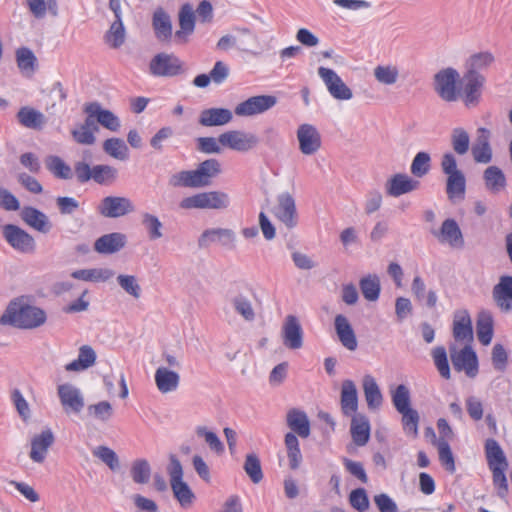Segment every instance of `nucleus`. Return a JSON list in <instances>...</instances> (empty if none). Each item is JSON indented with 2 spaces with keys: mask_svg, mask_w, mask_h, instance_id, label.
<instances>
[{
  "mask_svg": "<svg viewBox=\"0 0 512 512\" xmlns=\"http://www.w3.org/2000/svg\"><path fill=\"white\" fill-rule=\"evenodd\" d=\"M47 316L43 309L14 299L7 305L0 317V324L18 329H35L46 322Z\"/></svg>",
  "mask_w": 512,
  "mask_h": 512,
  "instance_id": "nucleus-1",
  "label": "nucleus"
},
{
  "mask_svg": "<svg viewBox=\"0 0 512 512\" xmlns=\"http://www.w3.org/2000/svg\"><path fill=\"white\" fill-rule=\"evenodd\" d=\"M167 473L170 478V486L174 497L181 507L189 508L195 500V494L189 485L183 480V467L175 455H170Z\"/></svg>",
  "mask_w": 512,
  "mask_h": 512,
  "instance_id": "nucleus-2",
  "label": "nucleus"
},
{
  "mask_svg": "<svg viewBox=\"0 0 512 512\" xmlns=\"http://www.w3.org/2000/svg\"><path fill=\"white\" fill-rule=\"evenodd\" d=\"M230 205V197L223 191H207L197 193L181 200L183 209H213L222 210Z\"/></svg>",
  "mask_w": 512,
  "mask_h": 512,
  "instance_id": "nucleus-3",
  "label": "nucleus"
},
{
  "mask_svg": "<svg viewBox=\"0 0 512 512\" xmlns=\"http://www.w3.org/2000/svg\"><path fill=\"white\" fill-rule=\"evenodd\" d=\"M459 73L456 69L448 67L438 71L433 77L434 91L446 102L457 101L460 92L457 89Z\"/></svg>",
  "mask_w": 512,
  "mask_h": 512,
  "instance_id": "nucleus-4",
  "label": "nucleus"
},
{
  "mask_svg": "<svg viewBox=\"0 0 512 512\" xmlns=\"http://www.w3.org/2000/svg\"><path fill=\"white\" fill-rule=\"evenodd\" d=\"M3 237L15 250L30 254L35 251L36 242L33 236L14 224H6L2 229Z\"/></svg>",
  "mask_w": 512,
  "mask_h": 512,
  "instance_id": "nucleus-5",
  "label": "nucleus"
},
{
  "mask_svg": "<svg viewBox=\"0 0 512 512\" xmlns=\"http://www.w3.org/2000/svg\"><path fill=\"white\" fill-rule=\"evenodd\" d=\"M220 145L238 152H247L259 143L258 137L253 133L240 130H230L219 135Z\"/></svg>",
  "mask_w": 512,
  "mask_h": 512,
  "instance_id": "nucleus-6",
  "label": "nucleus"
},
{
  "mask_svg": "<svg viewBox=\"0 0 512 512\" xmlns=\"http://www.w3.org/2000/svg\"><path fill=\"white\" fill-rule=\"evenodd\" d=\"M212 243H217L226 250H235L237 247V235L229 228H211L205 230L198 239L200 248H206Z\"/></svg>",
  "mask_w": 512,
  "mask_h": 512,
  "instance_id": "nucleus-7",
  "label": "nucleus"
},
{
  "mask_svg": "<svg viewBox=\"0 0 512 512\" xmlns=\"http://www.w3.org/2000/svg\"><path fill=\"white\" fill-rule=\"evenodd\" d=\"M318 75L334 99L347 101L353 98L352 90L344 83L341 77L333 69L319 67Z\"/></svg>",
  "mask_w": 512,
  "mask_h": 512,
  "instance_id": "nucleus-8",
  "label": "nucleus"
},
{
  "mask_svg": "<svg viewBox=\"0 0 512 512\" xmlns=\"http://www.w3.org/2000/svg\"><path fill=\"white\" fill-rule=\"evenodd\" d=\"M97 210L106 218H120L133 213L135 205L124 196H107L101 200Z\"/></svg>",
  "mask_w": 512,
  "mask_h": 512,
  "instance_id": "nucleus-9",
  "label": "nucleus"
},
{
  "mask_svg": "<svg viewBox=\"0 0 512 512\" xmlns=\"http://www.w3.org/2000/svg\"><path fill=\"white\" fill-rule=\"evenodd\" d=\"M277 104V98L273 95H257L240 102L235 107V114L240 117H250L262 114Z\"/></svg>",
  "mask_w": 512,
  "mask_h": 512,
  "instance_id": "nucleus-10",
  "label": "nucleus"
},
{
  "mask_svg": "<svg viewBox=\"0 0 512 512\" xmlns=\"http://www.w3.org/2000/svg\"><path fill=\"white\" fill-rule=\"evenodd\" d=\"M450 357L457 371H464L471 378L477 375L478 359L471 346L466 345L461 350H457L454 346L450 347Z\"/></svg>",
  "mask_w": 512,
  "mask_h": 512,
  "instance_id": "nucleus-11",
  "label": "nucleus"
},
{
  "mask_svg": "<svg viewBox=\"0 0 512 512\" xmlns=\"http://www.w3.org/2000/svg\"><path fill=\"white\" fill-rule=\"evenodd\" d=\"M151 74L158 77H172L182 72V62L173 54L159 53L149 65Z\"/></svg>",
  "mask_w": 512,
  "mask_h": 512,
  "instance_id": "nucleus-12",
  "label": "nucleus"
},
{
  "mask_svg": "<svg viewBox=\"0 0 512 512\" xmlns=\"http://www.w3.org/2000/svg\"><path fill=\"white\" fill-rule=\"evenodd\" d=\"M57 394L65 413L79 414L85 406L82 392L76 386L65 383L57 387Z\"/></svg>",
  "mask_w": 512,
  "mask_h": 512,
  "instance_id": "nucleus-13",
  "label": "nucleus"
},
{
  "mask_svg": "<svg viewBox=\"0 0 512 512\" xmlns=\"http://www.w3.org/2000/svg\"><path fill=\"white\" fill-rule=\"evenodd\" d=\"M299 150L306 156L314 155L321 148V135L311 124H301L297 129Z\"/></svg>",
  "mask_w": 512,
  "mask_h": 512,
  "instance_id": "nucleus-14",
  "label": "nucleus"
},
{
  "mask_svg": "<svg viewBox=\"0 0 512 512\" xmlns=\"http://www.w3.org/2000/svg\"><path fill=\"white\" fill-rule=\"evenodd\" d=\"M485 82L486 78L483 74L464 73L461 96L467 107L476 106L479 103Z\"/></svg>",
  "mask_w": 512,
  "mask_h": 512,
  "instance_id": "nucleus-15",
  "label": "nucleus"
},
{
  "mask_svg": "<svg viewBox=\"0 0 512 512\" xmlns=\"http://www.w3.org/2000/svg\"><path fill=\"white\" fill-rule=\"evenodd\" d=\"M275 217L287 228L291 229L297 225V210L293 196L284 192L278 195L277 205L274 208Z\"/></svg>",
  "mask_w": 512,
  "mask_h": 512,
  "instance_id": "nucleus-16",
  "label": "nucleus"
},
{
  "mask_svg": "<svg viewBox=\"0 0 512 512\" xmlns=\"http://www.w3.org/2000/svg\"><path fill=\"white\" fill-rule=\"evenodd\" d=\"M420 187V182L405 173L392 175L384 185L385 192L390 197H399L411 193Z\"/></svg>",
  "mask_w": 512,
  "mask_h": 512,
  "instance_id": "nucleus-17",
  "label": "nucleus"
},
{
  "mask_svg": "<svg viewBox=\"0 0 512 512\" xmlns=\"http://www.w3.org/2000/svg\"><path fill=\"white\" fill-rule=\"evenodd\" d=\"M282 339L288 349L297 350L303 346V329L296 316H286L282 325Z\"/></svg>",
  "mask_w": 512,
  "mask_h": 512,
  "instance_id": "nucleus-18",
  "label": "nucleus"
},
{
  "mask_svg": "<svg viewBox=\"0 0 512 512\" xmlns=\"http://www.w3.org/2000/svg\"><path fill=\"white\" fill-rule=\"evenodd\" d=\"M430 232L440 243L451 247H462L464 244L462 232L454 219H446L439 230L431 229Z\"/></svg>",
  "mask_w": 512,
  "mask_h": 512,
  "instance_id": "nucleus-19",
  "label": "nucleus"
},
{
  "mask_svg": "<svg viewBox=\"0 0 512 512\" xmlns=\"http://www.w3.org/2000/svg\"><path fill=\"white\" fill-rule=\"evenodd\" d=\"M55 441L54 434L51 429H45L41 433L36 434L31 439L30 459L35 463H43L47 457L49 448Z\"/></svg>",
  "mask_w": 512,
  "mask_h": 512,
  "instance_id": "nucleus-20",
  "label": "nucleus"
},
{
  "mask_svg": "<svg viewBox=\"0 0 512 512\" xmlns=\"http://www.w3.org/2000/svg\"><path fill=\"white\" fill-rule=\"evenodd\" d=\"M490 130L480 127L477 129V137L471 147V153L476 163L487 164L491 162L493 157L490 145Z\"/></svg>",
  "mask_w": 512,
  "mask_h": 512,
  "instance_id": "nucleus-21",
  "label": "nucleus"
},
{
  "mask_svg": "<svg viewBox=\"0 0 512 512\" xmlns=\"http://www.w3.org/2000/svg\"><path fill=\"white\" fill-rule=\"evenodd\" d=\"M192 172L197 188L206 187L221 173V164L217 159L210 158L201 162Z\"/></svg>",
  "mask_w": 512,
  "mask_h": 512,
  "instance_id": "nucleus-22",
  "label": "nucleus"
},
{
  "mask_svg": "<svg viewBox=\"0 0 512 512\" xmlns=\"http://www.w3.org/2000/svg\"><path fill=\"white\" fill-rule=\"evenodd\" d=\"M195 12L191 4L186 3L181 6L178 14L180 29L175 32V39L178 43L185 44L188 37L193 34L195 29Z\"/></svg>",
  "mask_w": 512,
  "mask_h": 512,
  "instance_id": "nucleus-23",
  "label": "nucleus"
},
{
  "mask_svg": "<svg viewBox=\"0 0 512 512\" xmlns=\"http://www.w3.org/2000/svg\"><path fill=\"white\" fill-rule=\"evenodd\" d=\"M453 337L456 341L470 343L473 340V328L470 314L461 309L454 313Z\"/></svg>",
  "mask_w": 512,
  "mask_h": 512,
  "instance_id": "nucleus-24",
  "label": "nucleus"
},
{
  "mask_svg": "<svg viewBox=\"0 0 512 512\" xmlns=\"http://www.w3.org/2000/svg\"><path fill=\"white\" fill-rule=\"evenodd\" d=\"M154 379L158 391L162 394L176 391L180 384L179 373L164 366L156 369Z\"/></svg>",
  "mask_w": 512,
  "mask_h": 512,
  "instance_id": "nucleus-25",
  "label": "nucleus"
},
{
  "mask_svg": "<svg viewBox=\"0 0 512 512\" xmlns=\"http://www.w3.org/2000/svg\"><path fill=\"white\" fill-rule=\"evenodd\" d=\"M492 296L497 306L505 312L512 309V276H502L493 287Z\"/></svg>",
  "mask_w": 512,
  "mask_h": 512,
  "instance_id": "nucleus-26",
  "label": "nucleus"
},
{
  "mask_svg": "<svg viewBox=\"0 0 512 512\" xmlns=\"http://www.w3.org/2000/svg\"><path fill=\"white\" fill-rule=\"evenodd\" d=\"M21 219L31 228L35 229L36 231H39L41 233H48L51 228L52 224L49 221L48 216L43 213L42 211L31 207V206H25L22 208L20 213Z\"/></svg>",
  "mask_w": 512,
  "mask_h": 512,
  "instance_id": "nucleus-27",
  "label": "nucleus"
},
{
  "mask_svg": "<svg viewBox=\"0 0 512 512\" xmlns=\"http://www.w3.org/2000/svg\"><path fill=\"white\" fill-rule=\"evenodd\" d=\"M127 238L123 233L113 232L99 237L94 243V249L100 254H114L125 247Z\"/></svg>",
  "mask_w": 512,
  "mask_h": 512,
  "instance_id": "nucleus-28",
  "label": "nucleus"
},
{
  "mask_svg": "<svg viewBox=\"0 0 512 512\" xmlns=\"http://www.w3.org/2000/svg\"><path fill=\"white\" fill-rule=\"evenodd\" d=\"M341 410L346 416H354L358 409V393L352 380H344L341 387Z\"/></svg>",
  "mask_w": 512,
  "mask_h": 512,
  "instance_id": "nucleus-29",
  "label": "nucleus"
},
{
  "mask_svg": "<svg viewBox=\"0 0 512 512\" xmlns=\"http://www.w3.org/2000/svg\"><path fill=\"white\" fill-rule=\"evenodd\" d=\"M336 334L341 344L350 351L357 348V339L354 330L347 317L338 314L334 320Z\"/></svg>",
  "mask_w": 512,
  "mask_h": 512,
  "instance_id": "nucleus-30",
  "label": "nucleus"
},
{
  "mask_svg": "<svg viewBox=\"0 0 512 512\" xmlns=\"http://www.w3.org/2000/svg\"><path fill=\"white\" fill-rule=\"evenodd\" d=\"M286 422L292 433L301 438H307L310 435V421L307 414L299 409L293 408L287 412Z\"/></svg>",
  "mask_w": 512,
  "mask_h": 512,
  "instance_id": "nucleus-31",
  "label": "nucleus"
},
{
  "mask_svg": "<svg viewBox=\"0 0 512 512\" xmlns=\"http://www.w3.org/2000/svg\"><path fill=\"white\" fill-rule=\"evenodd\" d=\"M232 112L226 108H209L200 113L199 124L205 127L223 126L231 122Z\"/></svg>",
  "mask_w": 512,
  "mask_h": 512,
  "instance_id": "nucleus-32",
  "label": "nucleus"
},
{
  "mask_svg": "<svg viewBox=\"0 0 512 512\" xmlns=\"http://www.w3.org/2000/svg\"><path fill=\"white\" fill-rule=\"evenodd\" d=\"M374 79L381 85L393 86L400 78V68L395 63L379 64L373 69Z\"/></svg>",
  "mask_w": 512,
  "mask_h": 512,
  "instance_id": "nucleus-33",
  "label": "nucleus"
},
{
  "mask_svg": "<svg viewBox=\"0 0 512 512\" xmlns=\"http://www.w3.org/2000/svg\"><path fill=\"white\" fill-rule=\"evenodd\" d=\"M152 26L155 35L160 41H169L172 36V22L170 16L162 9L158 8L152 19Z\"/></svg>",
  "mask_w": 512,
  "mask_h": 512,
  "instance_id": "nucleus-34",
  "label": "nucleus"
},
{
  "mask_svg": "<svg viewBox=\"0 0 512 512\" xmlns=\"http://www.w3.org/2000/svg\"><path fill=\"white\" fill-rule=\"evenodd\" d=\"M353 442L357 446H364L370 438V424L363 415H354L350 427Z\"/></svg>",
  "mask_w": 512,
  "mask_h": 512,
  "instance_id": "nucleus-35",
  "label": "nucleus"
},
{
  "mask_svg": "<svg viewBox=\"0 0 512 512\" xmlns=\"http://www.w3.org/2000/svg\"><path fill=\"white\" fill-rule=\"evenodd\" d=\"M494 61V55L488 51L472 54L465 62V73L482 74L481 71L487 70Z\"/></svg>",
  "mask_w": 512,
  "mask_h": 512,
  "instance_id": "nucleus-36",
  "label": "nucleus"
},
{
  "mask_svg": "<svg viewBox=\"0 0 512 512\" xmlns=\"http://www.w3.org/2000/svg\"><path fill=\"white\" fill-rule=\"evenodd\" d=\"M96 361V352L89 345H83L79 348L78 358L68 363L65 370L69 372H78L92 367Z\"/></svg>",
  "mask_w": 512,
  "mask_h": 512,
  "instance_id": "nucleus-37",
  "label": "nucleus"
},
{
  "mask_svg": "<svg viewBox=\"0 0 512 512\" xmlns=\"http://www.w3.org/2000/svg\"><path fill=\"white\" fill-rule=\"evenodd\" d=\"M234 311L245 321L253 322L256 319V311L249 295L239 293L230 300Z\"/></svg>",
  "mask_w": 512,
  "mask_h": 512,
  "instance_id": "nucleus-38",
  "label": "nucleus"
},
{
  "mask_svg": "<svg viewBox=\"0 0 512 512\" xmlns=\"http://www.w3.org/2000/svg\"><path fill=\"white\" fill-rule=\"evenodd\" d=\"M466 192V179L463 172L447 176L446 194L450 201H462Z\"/></svg>",
  "mask_w": 512,
  "mask_h": 512,
  "instance_id": "nucleus-39",
  "label": "nucleus"
},
{
  "mask_svg": "<svg viewBox=\"0 0 512 512\" xmlns=\"http://www.w3.org/2000/svg\"><path fill=\"white\" fill-rule=\"evenodd\" d=\"M114 274L109 268H91L76 270L71 276L78 280L97 283L110 280Z\"/></svg>",
  "mask_w": 512,
  "mask_h": 512,
  "instance_id": "nucleus-40",
  "label": "nucleus"
},
{
  "mask_svg": "<svg viewBox=\"0 0 512 512\" xmlns=\"http://www.w3.org/2000/svg\"><path fill=\"white\" fill-rule=\"evenodd\" d=\"M363 391L370 409H377L381 406L382 394L373 376L368 374L363 377Z\"/></svg>",
  "mask_w": 512,
  "mask_h": 512,
  "instance_id": "nucleus-41",
  "label": "nucleus"
},
{
  "mask_svg": "<svg viewBox=\"0 0 512 512\" xmlns=\"http://www.w3.org/2000/svg\"><path fill=\"white\" fill-rule=\"evenodd\" d=\"M477 337L479 341L487 346L493 337V317L489 311H481L478 314L476 323Z\"/></svg>",
  "mask_w": 512,
  "mask_h": 512,
  "instance_id": "nucleus-42",
  "label": "nucleus"
},
{
  "mask_svg": "<svg viewBox=\"0 0 512 512\" xmlns=\"http://www.w3.org/2000/svg\"><path fill=\"white\" fill-rule=\"evenodd\" d=\"M485 454L489 468L508 467L506 456L496 440L488 439L486 441Z\"/></svg>",
  "mask_w": 512,
  "mask_h": 512,
  "instance_id": "nucleus-43",
  "label": "nucleus"
},
{
  "mask_svg": "<svg viewBox=\"0 0 512 512\" xmlns=\"http://www.w3.org/2000/svg\"><path fill=\"white\" fill-rule=\"evenodd\" d=\"M19 123L30 129H39L45 124V116L34 108L25 106L17 113Z\"/></svg>",
  "mask_w": 512,
  "mask_h": 512,
  "instance_id": "nucleus-44",
  "label": "nucleus"
},
{
  "mask_svg": "<svg viewBox=\"0 0 512 512\" xmlns=\"http://www.w3.org/2000/svg\"><path fill=\"white\" fill-rule=\"evenodd\" d=\"M486 188L492 193H498L506 186V178L497 166H489L483 173Z\"/></svg>",
  "mask_w": 512,
  "mask_h": 512,
  "instance_id": "nucleus-45",
  "label": "nucleus"
},
{
  "mask_svg": "<svg viewBox=\"0 0 512 512\" xmlns=\"http://www.w3.org/2000/svg\"><path fill=\"white\" fill-rule=\"evenodd\" d=\"M284 443L287 450V457L289 459V466L292 470H296L302 462L299 440L294 433L288 432L285 435Z\"/></svg>",
  "mask_w": 512,
  "mask_h": 512,
  "instance_id": "nucleus-46",
  "label": "nucleus"
},
{
  "mask_svg": "<svg viewBox=\"0 0 512 512\" xmlns=\"http://www.w3.org/2000/svg\"><path fill=\"white\" fill-rule=\"evenodd\" d=\"M87 415L101 423L109 422L114 416V409L110 402L103 400L87 407Z\"/></svg>",
  "mask_w": 512,
  "mask_h": 512,
  "instance_id": "nucleus-47",
  "label": "nucleus"
},
{
  "mask_svg": "<svg viewBox=\"0 0 512 512\" xmlns=\"http://www.w3.org/2000/svg\"><path fill=\"white\" fill-rule=\"evenodd\" d=\"M364 298L368 301H376L380 295V279L376 274L363 277L359 283Z\"/></svg>",
  "mask_w": 512,
  "mask_h": 512,
  "instance_id": "nucleus-48",
  "label": "nucleus"
},
{
  "mask_svg": "<svg viewBox=\"0 0 512 512\" xmlns=\"http://www.w3.org/2000/svg\"><path fill=\"white\" fill-rule=\"evenodd\" d=\"M93 104L97 107L92 111L96 113L97 123L110 131H118L121 126L119 118L112 111L102 108L100 103L93 102Z\"/></svg>",
  "mask_w": 512,
  "mask_h": 512,
  "instance_id": "nucleus-49",
  "label": "nucleus"
},
{
  "mask_svg": "<svg viewBox=\"0 0 512 512\" xmlns=\"http://www.w3.org/2000/svg\"><path fill=\"white\" fill-rule=\"evenodd\" d=\"M17 65L21 72L27 76L32 75L36 70L37 59L34 53L25 47L16 51Z\"/></svg>",
  "mask_w": 512,
  "mask_h": 512,
  "instance_id": "nucleus-50",
  "label": "nucleus"
},
{
  "mask_svg": "<svg viewBox=\"0 0 512 512\" xmlns=\"http://www.w3.org/2000/svg\"><path fill=\"white\" fill-rule=\"evenodd\" d=\"M450 141L453 151L460 156L465 155L470 149V136L461 127H456L451 131Z\"/></svg>",
  "mask_w": 512,
  "mask_h": 512,
  "instance_id": "nucleus-51",
  "label": "nucleus"
},
{
  "mask_svg": "<svg viewBox=\"0 0 512 512\" xmlns=\"http://www.w3.org/2000/svg\"><path fill=\"white\" fill-rule=\"evenodd\" d=\"M132 480L137 484H147L151 477V466L146 459H136L130 469Z\"/></svg>",
  "mask_w": 512,
  "mask_h": 512,
  "instance_id": "nucleus-52",
  "label": "nucleus"
},
{
  "mask_svg": "<svg viewBox=\"0 0 512 512\" xmlns=\"http://www.w3.org/2000/svg\"><path fill=\"white\" fill-rule=\"evenodd\" d=\"M45 165L47 169L57 178L60 179H71L72 170L60 157L48 156L45 159Z\"/></svg>",
  "mask_w": 512,
  "mask_h": 512,
  "instance_id": "nucleus-53",
  "label": "nucleus"
},
{
  "mask_svg": "<svg viewBox=\"0 0 512 512\" xmlns=\"http://www.w3.org/2000/svg\"><path fill=\"white\" fill-rule=\"evenodd\" d=\"M103 150L109 156L121 161L128 158V147L120 138H110L105 140L103 143Z\"/></svg>",
  "mask_w": 512,
  "mask_h": 512,
  "instance_id": "nucleus-54",
  "label": "nucleus"
},
{
  "mask_svg": "<svg viewBox=\"0 0 512 512\" xmlns=\"http://www.w3.org/2000/svg\"><path fill=\"white\" fill-rule=\"evenodd\" d=\"M118 171L109 165H95L92 179L100 185H111L117 179Z\"/></svg>",
  "mask_w": 512,
  "mask_h": 512,
  "instance_id": "nucleus-55",
  "label": "nucleus"
},
{
  "mask_svg": "<svg viewBox=\"0 0 512 512\" xmlns=\"http://www.w3.org/2000/svg\"><path fill=\"white\" fill-rule=\"evenodd\" d=\"M431 168L430 154L424 151L418 152L412 160L410 171L415 177H423L428 174Z\"/></svg>",
  "mask_w": 512,
  "mask_h": 512,
  "instance_id": "nucleus-56",
  "label": "nucleus"
},
{
  "mask_svg": "<svg viewBox=\"0 0 512 512\" xmlns=\"http://www.w3.org/2000/svg\"><path fill=\"white\" fill-rule=\"evenodd\" d=\"M142 225L145 227L150 240H157L163 236V225L157 216L148 212L143 213Z\"/></svg>",
  "mask_w": 512,
  "mask_h": 512,
  "instance_id": "nucleus-57",
  "label": "nucleus"
},
{
  "mask_svg": "<svg viewBox=\"0 0 512 512\" xmlns=\"http://www.w3.org/2000/svg\"><path fill=\"white\" fill-rule=\"evenodd\" d=\"M105 41L110 47L119 48L125 41V29L122 21H114L105 35Z\"/></svg>",
  "mask_w": 512,
  "mask_h": 512,
  "instance_id": "nucleus-58",
  "label": "nucleus"
},
{
  "mask_svg": "<svg viewBox=\"0 0 512 512\" xmlns=\"http://www.w3.org/2000/svg\"><path fill=\"white\" fill-rule=\"evenodd\" d=\"M93 455L105 463L112 471L120 468L118 455L107 446H98L93 450Z\"/></svg>",
  "mask_w": 512,
  "mask_h": 512,
  "instance_id": "nucleus-59",
  "label": "nucleus"
},
{
  "mask_svg": "<svg viewBox=\"0 0 512 512\" xmlns=\"http://www.w3.org/2000/svg\"><path fill=\"white\" fill-rule=\"evenodd\" d=\"M117 283L128 295L132 296L134 299H139L141 297L142 289L136 276L119 274L117 276Z\"/></svg>",
  "mask_w": 512,
  "mask_h": 512,
  "instance_id": "nucleus-60",
  "label": "nucleus"
},
{
  "mask_svg": "<svg viewBox=\"0 0 512 512\" xmlns=\"http://www.w3.org/2000/svg\"><path fill=\"white\" fill-rule=\"evenodd\" d=\"M432 357L439 374L444 379H450L451 373L445 348L443 346L435 347L432 350Z\"/></svg>",
  "mask_w": 512,
  "mask_h": 512,
  "instance_id": "nucleus-61",
  "label": "nucleus"
},
{
  "mask_svg": "<svg viewBox=\"0 0 512 512\" xmlns=\"http://www.w3.org/2000/svg\"><path fill=\"white\" fill-rule=\"evenodd\" d=\"M244 470L253 483H259L263 479L260 460L255 454L246 456Z\"/></svg>",
  "mask_w": 512,
  "mask_h": 512,
  "instance_id": "nucleus-62",
  "label": "nucleus"
},
{
  "mask_svg": "<svg viewBox=\"0 0 512 512\" xmlns=\"http://www.w3.org/2000/svg\"><path fill=\"white\" fill-rule=\"evenodd\" d=\"M168 184L173 188H197L192 170H182L172 174L168 179Z\"/></svg>",
  "mask_w": 512,
  "mask_h": 512,
  "instance_id": "nucleus-63",
  "label": "nucleus"
},
{
  "mask_svg": "<svg viewBox=\"0 0 512 512\" xmlns=\"http://www.w3.org/2000/svg\"><path fill=\"white\" fill-rule=\"evenodd\" d=\"M11 401L20 416V418L26 422L31 417V409L29 403L24 398L23 394L19 389H13L11 392Z\"/></svg>",
  "mask_w": 512,
  "mask_h": 512,
  "instance_id": "nucleus-64",
  "label": "nucleus"
}]
</instances>
